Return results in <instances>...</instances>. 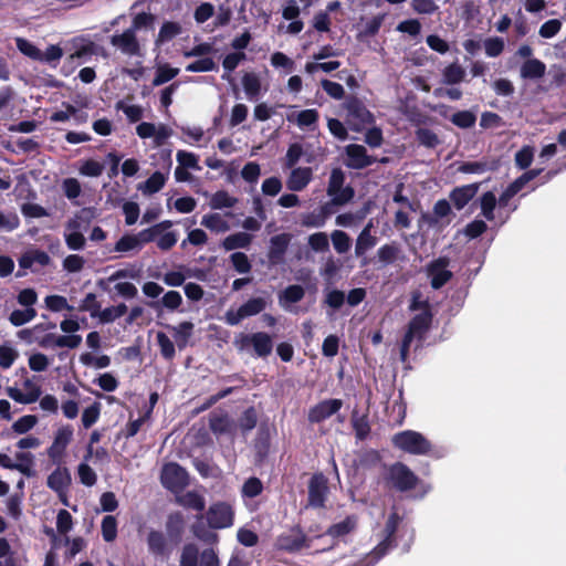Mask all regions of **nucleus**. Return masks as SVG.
I'll return each mask as SVG.
<instances>
[{"instance_id":"nucleus-1","label":"nucleus","mask_w":566,"mask_h":566,"mask_svg":"<svg viewBox=\"0 0 566 566\" xmlns=\"http://www.w3.org/2000/svg\"><path fill=\"white\" fill-rule=\"evenodd\" d=\"M392 443L396 448L416 455L429 454L432 449L431 442L423 434L412 430L396 433Z\"/></svg>"},{"instance_id":"nucleus-2","label":"nucleus","mask_w":566,"mask_h":566,"mask_svg":"<svg viewBox=\"0 0 566 566\" xmlns=\"http://www.w3.org/2000/svg\"><path fill=\"white\" fill-rule=\"evenodd\" d=\"M430 324V314L422 312L416 315L409 323L408 331L402 339L400 356L405 361L410 346L417 342L420 343Z\"/></svg>"},{"instance_id":"nucleus-3","label":"nucleus","mask_w":566,"mask_h":566,"mask_svg":"<svg viewBox=\"0 0 566 566\" xmlns=\"http://www.w3.org/2000/svg\"><path fill=\"white\" fill-rule=\"evenodd\" d=\"M180 566H219V558L212 548H207L199 554L196 545L188 544L182 549Z\"/></svg>"},{"instance_id":"nucleus-4","label":"nucleus","mask_w":566,"mask_h":566,"mask_svg":"<svg viewBox=\"0 0 566 566\" xmlns=\"http://www.w3.org/2000/svg\"><path fill=\"white\" fill-rule=\"evenodd\" d=\"M84 221L80 213L70 218L63 231V238L66 247L73 251H81L85 248L86 239L84 237Z\"/></svg>"},{"instance_id":"nucleus-5","label":"nucleus","mask_w":566,"mask_h":566,"mask_svg":"<svg viewBox=\"0 0 566 566\" xmlns=\"http://www.w3.org/2000/svg\"><path fill=\"white\" fill-rule=\"evenodd\" d=\"M266 300L263 297H252L242 304L239 308H230L224 315L227 324L234 326L242 319L261 313L266 307Z\"/></svg>"},{"instance_id":"nucleus-6","label":"nucleus","mask_w":566,"mask_h":566,"mask_svg":"<svg viewBox=\"0 0 566 566\" xmlns=\"http://www.w3.org/2000/svg\"><path fill=\"white\" fill-rule=\"evenodd\" d=\"M111 44L127 56H143L144 45L138 41L136 33L133 30L126 29L122 33H116L111 36Z\"/></svg>"},{"instance_id":"nucleus-7","label":"nucleus","mask_w":566,"mask_h":566,"mask_svg":"<svg viewBox=\"0 0 566 566\" xmlns=\"http://www.w3.org/2000/svg\"><path fill=\"white\" fill-rule=\"evenodd\" d=\"M345 175L342 169H333L328 181L327 195L332 198L334 205H344L354 197V190L350 187H343Z\"/></svg>"},{"instance_id":"nucleus-8","label":"nucleus","mask_w":566,"mask_h":566,"mask_svg":"<svg viewBox=\"0 0 566 566\" xmlns=\"http://www.w3.org/2000/svg\"><path fill=\"white\" fill-rule=\"evenodd\" d=\"M74 436L72 426L64 424L57 428L54 432L52 444L48 448V457L54 462L59 463L65 454L67 446L71 443Z\"/></svg>"},{"instance_id":"nucleus-9","label":"nucleus","mask_w":566,"mask_h":566,"mask_svg":"<svg viewBox=\"0 0 566 566\" xmlns=\"http://www.w3.org/2000/svg\"><path fill=\"white\" fill-rule=\"evenodd\" d=\"M387 482L399 491L412 489L417 483V476L402 463H395L388 469Z\"/></svg>"},{"instance_id":"nucleus-10","label":"nucleus","mask_w":566,"mask_h":566,"mask_svg":"<svg viewBox=\"0 0 566 566\" xmlns=\"http://www.w3.org/2000/svg\"><path fill=\"white\" fill-rule=\"evenodd\" d=\"M233 510L224 502L212 504L207 512V521L212 528H226L233 524Z\"/></svg>"},{"instance_id":"nucleus-11","label":"nucleus","mask_w":566,"mask_h":566,"mask_svg":"<svg viewBox=\"0 0 566 566\" xmlns=\"http://www.w3.org/2000/svg\"><path fill=\"white\" fill-rule=\"evenodd\" d=\"M188 482V474L179 464L168 463L161 471V483L171 491L182 489Z\"/></svg>"},{"instance_id":"nucleus-12","label":"nucleus","mask_w":566,"mask_h":566,"mask_svg":"<svg viewBox=\"0 0 566 566\" xmlns=\"http://www.w3.org/2000/svg\"><path fill=\"white\" fill-rule=\"evenodd\" d=\"M240 349L247 346H252L258 356H268L273 348V342L266 333H254L252 335H242L240 340L237 342Z\"/></svg>"},{"instance_id":"nucleus-13","label":"nucleus","mask_w":566,"mask_h":566,"mask_svg":"<svg viewBox=\"0 0 566 566\" xmlns=\"http://www.w3.org/2000/svg\"><path fill=\"white\" fill-rule=\"evenodd\" d=\"M328 492L327 480L322 473L314 474L308 483V501L312 506L324 505Z\"/></svg>"},{"instance_id":"nucleus-14","label":"nucleus","mask_w":566,"mask_h":566,"mask_svg":"<svg viewBox=\"0 0 566 566\" xmlns=\"http://www.w3.org/2000/svg\"><path fill=\"white\" fill-rule=\"evenodd\" d=\"M313 179L311 167H294L286 179V187L291 191L304 190Z\"/></svg>"},{"instance_id":"nucleus-15","label":"nucleus","mask_w":566,"mask_h":566,"mask_svg":"<svg viewBox=\"0 0 566 566\" xmlns=\"http://www.w3.org/2000/svg\"><path fill=\"white\" fill-rule=\"evenodd\" d=\"M343 406L340 399H328L321 401L314 406L308 412V420L311 422H321L334 413H336Z\"/></svg>"},{"instance_id":"nucleus-16","label":"nucleus","mask_w":566,"mask_h":566,"mask_svg":"<svg viewBox=\"0 0 566 566\" xmlns=\"http://www.w3.org/2000/svg\"><path fill=\"white\" fill-rule=\"evenodd\" d=\"M448 265L447 259H438L428 266V275L433 289H440L451 279L452 273L448 270Z\"/></svg>"},{"instance_id":"nucleus-17","label":"nucleus","mask_w":566,"mask_h":566,"mask_svg":"<svg viewBox=\"0 0 566 566\" xmlns=\"http://www.w3.org/2000/svg\"><path fill=\"white\" fill-rule=\"evenodd\" d=\"M72 478L67 468L57 467L49 476L46 484L48 486L57 493L59 497L64 496L71 484Z\"/></svg>"},{"instance_id":"nucleus-18","label":"nucleus","mask_w":566,"mask_h":566,"mask_svg":"<svg viewBox=\"0 0 566 566\" xmlns=\"http://www.w3.org/2000/svg\"><path fill=\"white\" fill-rule=\"evenodd\" d=\"M51 261L49 254L41 250H30L23 253L19 260L21 269H30L33 272L46 266Z\"/></svg>"},{"instance_id":"nucleus-19","label":"nucleus","mask_w":566,"mask_h":566,"mask_svg":"<svg viewBox=\"0 0 566 566\" xmlns=\"http://www.w3.org/2000/svg\"><path fill=\"white\" fill-rule=\"evenodd\" d=\"M347 161L349 168L360 169L369 166L373 160L367 155L366 148L361 145L352 144L346 147Z\"/></svg>"},{"instance_id":"nucleus-20","label":"nucleus","mask_w":566,"mask_h":566,"mask_svg":"<svg viewBox=\"0 0 566 566\" xmlns=\"http://www.w3.org/2000/svg\"><path fill=\"white\" fill-rule=\"evenodd\" d=\"M287 120L295 123L301 129H315L318 122L316 109H303L287 115Z\"/></svg>"},{"instance_id":"nucleus-21","label":"nucleus","mask_w":566,"mask_h":566,"mask_svg":"<svg viewBox=\"0 0 566 566\" xmlns=\"http://www.w3.org/2000/svg\"><path fill=\"white\" fill-rule=\"evenodd\" d=\"M479 186V184H471L455 188L450 195V199L454 207L458 210L464 208L467 203L476 195Z\"/></svg>"},{"instance_id":"nucleus-22","label":"nucleus","mask_w":566,"mask_h":566,"mask_svg":"<svg viewBox=\"0 0 566 566\" xmlns=\"http://www.w3.org/2000/svg\"><path fill=\"white\" fill-rule=\"evenodd\" d=\"M201 226L214 233H224L230 230V223L224 216L210 212L201 218Z\"/></svg>"},{"instance_id":"nucleus-23","label":"nucleus","mask_w":566,"mask_h":566,"mask_svg":"<svg viewBox=\"0 0 566 566\" xmlns=\"http://www.w3.org/2000/svg\"><path fill=\"white\" fill-rule=\"evenodd\" d=\"M9 470H17L22 474L30 476L32 474V468L34 465V455L30 452H17L15 462L9 457Z\"/></svg>"},{"instance_id":"nucleus-24","label":"nucleus","mask_w":566,"mask_h":566,"mask_svg":"<svg viewBox=\"0 0 566 566\" xmlns=\"http://www.w3.org/2000/svg\"><path fill=\"white\" fill-rule=\"evenodd\" d=\"M291 235L287 233L277 234L271 238L269 258L273 262H277L285 253L290 242Z\"/></svg>"},{"instance_id":"nucleus-25","label":"nucleus","mask_w":566,"mask_h":566,"mask_svg":"<svg viewBox=\"0 0 566 566\" xmlns=\"http://www.w3.org/2000/svg\"><path fill=\"white\" fill-rule=\"evenodd\" d=\"M167 176L160 171L154 172L145 182L138 185L137 189L145 196L158 192L166 184Z\"/></svg>"},{"instance_id":"nucleus-26","label":"nucleus","mask_w":566,"mask_h":566,"mask_svg":"<svg viewBox=\"0 0 566 566\" xmlns=\"http://www.w3.org/2000/svg\"><path fill=\"white\" fill-rule=\"evenodd\" d=\"M252 239L253 237L247 232H237L226 237L221 242V247L226 251L245 249L251 244Z\"/></svg>"},{"instance_id":"nucleus-27","label":"nucleus","mask_w":566,"mask_h":566,"mask_svg":"<svg viewBox=\"0 0 566 566\" xmlns=\"http://www.w3.org/2000/svg\"><path fill=\"white\" fill-rule=\"evenodd\" d=\"M499 166L497 160H481L463 163L459 167V171L464 174L482 175L488 171L495 170Z\"/></svg>"},{"instance_id":"nucleus-28","label":"nucleus","mask_w":566,"mask_h":566,"mask_svg":"<svg viewBox=\"0 0 566 566\" xmlns=\"http://www.w3.org/2000/svg\"><path fill=\"white\" fill-rule=\"evenodd\" d=\"M305 291L301 285H290L279 295L280 305L289 310L294 303L300 302L304 297Z\"/></svg>"},{"instance_id":"nucleus-29","label":"nucleus","mask_w":566,"mask_h":566,"mask_svg":"<svg viewBox=\"0 0 566 566\" xmlns=\"http://www.w3.org/2000/svg\"><path fill=\"white\" fill-rule=\"evenodd\" d=\"M171 331L175 342L179 349H184L192 335L193 324L191 322H182L176 326H168Z\"/></svg>"},{"instance_id":"nucleus-30","label":"nucleus","mask_w":566,"mask_h":566,"mask_svg":"<svg viewBox=\"0 0 566 566\" xmlns=\"http://www.w3.org/2000/svg\"><path fill=\"white\" fill-rule=\"evenodd\" d=\"M373 224L369 222L360 232L356 240L355 253L357 256L364 255L368 250L376 245V238L371 235Z\"/></svg>"},{"instance_id":"nucleus-31","label":"nucleus","mask_w":566,"mask_h":566,"mask_svg":"<svg viewBox=\"0 0 566 566\" xmlns=\"http://www.w3.org/2000/svg\"><path fill=\"white\" fill-rule=\"evenodd\" d=\"M238 199L231 196L228 191L219 190L210 196L209 207L213 210H221L226 208H233Z\"/></svg>"},{"instance_id":"nucleus-32","label":"nucleus","mask_w":566,"mask_h":566,"mask_svg":"<svg viewBox=\"0 0 566 566\" xmlns=\"http://www.w3.org/2000/svg\"><path fill=\"white\" fill-rule=\"evenodd\" d=\"M19 350L11 342H4L0 345V367L9 369L19 358Z\"/></svg>"},{"instance_id":"nucleus-33","label":"nucleus","mask_w":566,"mask_h":566,"mask_svg":"<svg viewBox=\"0 0 566 566\" xmlns=\"http://www.w3.org/2000/svg\"><path fill=\"white\" fill-rule=\"evenodd\" d=\"M179 74V69L172 67L167 63H157L156 64V74L153 80L154 86L163 85L172 78H175Z\"/></svg>"},{"instance_id":"nucleus-34","label":"nucleus","mask_w":566,"mask_h":566,"mask_svg":"<svg viewBox=\"0 0 566 566\" xmlns=\"http://www.w3.org/2000/svg\"><path fill=\"white\" fill-rule=\"evenodd\" d=\"M545 72V64L537 59H528L521 67V76L525 78H539Z\"/></svg>"},{"instance_id":"nucleus-35","label":"nucleus","mask_w":566,"mask_h":566,"mask_svg":"<svg viewBox=\"0 0 566 566\" xmlns=\"http://www.w3.org/2000/svg\"><path fill=\"white\" fill-rule=\"evenodd\" d=\"M465 70L458 63L453 62L446 66L442 71V81L444 84L453 85L463 81Z\"/></svg>"},{"instance_id":"nucleus-36","label":"nucleus","mask_w":566,"mask_h":566,"mask_svg":"<svg viewBox=\"0 0 566 566\" xmlns=\"http://www.w3.org/2000/svg\"><path fill=\"white\" fill-rule=\"evenodd\" d=\"M126 312L127 306L122 303L116 306L106 307L104 310L99 308L95 318H97L102 324H108L122 317Z\"/></svg>"},{"instance_id":"nucleus-37","label":"nucleus","mask_w":566,"mask_h":566,"mask_svg":"<svg viewBox=\"0 0 566 566\" xmlns=\"http://www.w3.org/2000/svg\"><path fill=\"white\" fill-rule=\"evenodd\" d=\"M181 33V27L177 22H165L160 28L157 39L155 41L157 46L172 40L175 36Z\"/></svg>"},{"instance_id":"nucleus-38","label":"nucleus","mask_w":566,"mask_h":566,"mask_svg":"<svg viewBox=\"0 0 566 566\" xmlns=\"http://www.w3.org/2000/svg\"><path fill=\"white\" fill-rule=\"evenodd\" d=\"M8 396L14 401L23 405L35 402L41 396V389H34V391L23 392L15 387L7 388Z\"/></svg>"},{"instance_id":"nucleus-39","label":"nucleus","mask_w":566,"mask_h":566,"mask_svg":"<svg viewBox=\"0 0 566 566\" xmlns=\"http://www.w3.org/2000/svg\"><path fill=\"white\" fill-rule=\"evenodd\" d=\"M178 504L192 509L196 511H202L205 509V500L201 495L196 492L189 491L177 496Z\"/></svg>"},{"instance_id":"nucleus-40","label":"nucleus","mask_w":566,"mask_h":566,"mask_svg":"<svg viewBox=\"0 0 566 566\" xmlns=\"http://www.w3.org/2000/svg\"><path fill=\"white\" fill-rule=\"evenodd\" d=\"M480 207L481 212L486 220L493 221L495 219L494 210L496 207V197L492 191H488L481 196Z\"/></svg>"},{"instance_id":"nucleus-41","label":"nucleus","mask_w":566,"mask_h":566,"mask_svg":"<svg viewBox=\"0 0 566 566\" xmlns=\"http://www.w3.org/2000/svg\"><path fill=\"white\" fill-rule=\"evenodd\" d=\"M143 248L139 244L136 234H125L115 244L114 250L119 253H127L132 251H140Z\"/></svg>"},{"instance_id":"nucleus-42","label":"nucleus","mask_w":566,"mask_h":566,"mask_svg":"<svg viewBox=\"0 0 566 566\" xmlns=\"http://www.w3.org/2000/svg\"><path fill=\"white\" fill-rule=\"evenodd\" d=\"M243 90L248 97L253 98L261 91L260 77L254 73H245L242 77Z\"/></svg>"},{"instance_id":"nucleus-43","label":"nucleus","mask_w":566,"mask_h":566,"mask_svg":"<svg viewBox=\"0 0 566 566\" xmlns=\"http://www.w3.org/2000/svg\"><path fill=\"white\" fill-rule=\"evenodd\" d=\"M138 276V271L129 268V269H120L112 273L108 277L101 280L98 285L106 289V286L111 283H117L123 279H136Z\"/></svg>"},{"instance_id":"nucleus-44","label":"nucleus","mask_w":566,"mask_h":566,"mask_svg":"<svg viewBox=\"0 0 566 566\" xmlns=\"http://www.w3.org/2000/svg\"><path fill=\"white\" fill-rule=\"evenodd\" d=\"M80 361L84 366H90V367H94L97 369H102V368H106L109 366L111 358L107 355H102V356L96 357L91 353H82L80 355Z\"/></svg>"},{"instance_id":"nucleus-45","label":"nucleus","mask_w":566,"mask_h":566,"mask_svg":"<svg viewBox=\"0 0 566 566\" xmlns=\"http://www.w3.org/2000/svg\"><path fill=\"white\" fill-rule=\"evenodd\" d=\"M210 428L214 433L231 432L233 422L227 415H216L210 420Z\"/></svg>"},{"instance_id":"nucleus-46","label":"nucleus","mask_w":566,"mask_h":566,"mask_svg":"<svg viewBox=\"0 0 566 566\" xmlns=\"http://www.w3.org/2000/svg\"><path fill=\"white\" fill-rule=\"evenodd\" d=\"M36 416L27 415L15 420L11 428L13 432H15L17 434H24L32 430L36 426Z\"/></svg>"},{"instance_id":"nucleus-47","label":"nucleus","mask_w":566,"mask_h":566,"mask_svg":"<svg viewBox=\"0 0 566 566\" xmlns=\"http://www.w3.org/2000/svg\"><path fill=\"white\" fill-rule=\"evenodd\" d=\"M176 159L178 161V166L184 167L186 169L199 170V158L197 155L186 150H178L176 154Z\"/></svg>"},{"instance_id":"nucleus-48","label":"nucleus","mask_w":566,"mask_h":566,"mask_svg":"<svg viewBox=\"0 0 566 566\" xmlns=\"http://www.w3.org/2000/svg\"><path fill=\"white\" fill-rule=\"evenodd\" d=\"M331 239L334 245V249L338 253H345L350 248V238L347 233L342 230H335L331 234Z\"/></svg>"},{"instance_id":"nucleus-49","label":"nucleus","mask_w":566,"mask_h":566,"mask_svg":"<svg viewBox=\"0 0 566 566\" xmlns=\"http://www.w3.org/2000/svg\"><path fill=\"white\" fill-rule=\"evenodd\" d=\"M157 344L160 348L161 355L166 359H172L175 357V344L174 342L163 332H158L156 335Z\"/></svg>"},{"instance_id":"nucleus-50","label":"nucleus","mask_w":566,"mask_h":566,"mask_svg":"<svg viewBox=\"0 0 566 566\" xmlns=\"http://www.w3.org/2000/svg\"><path fill=\"white\" fill-rule=\"evenodd\" d=\"M102 535L104 541L113 542L117 535V522L112 515H106L102 521Z\"/></svg>"},{"instance_id":"nucleus-51","label":"nucleus","mask_w":566,"mask_h":566,"mask_svg":"<svg viewBox=\"0 0 566 566\" xmlns=\"http://www.w3.org/2000/svg\"><path fill=\"white\" fill-rule=\"evenodd\" d=\"M35 310L28 307L24 310H15L10 314V322L14 326H21L35 317Z\"/></svg>"},{"instance_id":"nucleus-52","label":"nucleus","mask_w":566,"mask_h":566,"mask_svg":"<svg viewBox=\"0 0 566 566\" xmlns=\"http://www.w3.org/2000/svg\"><path fill=\"white\" fill-rule=\"evenodd\" d=\"M15 44L19 51L25 56L35 61H39L41 57V51L30 41L22 38H17Z\"/></svg>"},{"instance_id":"nucleus-53","label":"nucleus","mask_w":566,"mask_h":566,"mask_svg":"<svg viewBox=\"0 0 566 566\" xmlns=\"http://www.w3.org/2000/svg\"><path fill=\"white\" fill-rule=\"evenodd\" d=\"M116 108L123 111L130 122H138L144 116V109L139 105H129L120 101L116 104Z\"/></svg>"},{"instance_id":"nucleus-54","label":"nucleus","mask_w":566,"mask_h":566,"mask_svg":"<svg viewBox=\"0 0 566 566\" xmlns=\"http://www.w3.org/2000/svg\"><path fill=\"white\" fill-rule=\"evenodd\" d=\"M45 305L53 312H61L63 310L73 311V306L67 303V300L61 295H49L44 300Z\"/></svg>"},{"instance_id":"nucleus-55","label":"nucleus","mask_w":566,"mask_h":566,"mask_svg":"<svg viewBox=\"0 0 566 566\" xmlns=\"http://www.w3.org/2000/svg\"><path fill=\"white\" fill-rule=\"evenodd\" d=\"M230 261L237 272L245 274L251 270L249 258L242 252H234L230 255Z\"/></svg>"},{"instance_id":"nucleus-56","label":"nucleus","mask_w":566,"mask_h":566,"mask_svg":"<svg viewBox=\"0 0 566 566\" xmlns=\"http://www.w3.org/2000/svg\"><path fill=\"white\" fill-rule=\"evenodd\" d=\"M308 245L316 252L327 251L329 247L328 237L324 232H317L308 237Z\"/></svg>"},{"instance_id":"nucleus-57","label":"nucleus","mask_w":566,"mask_h":566,"mask_svg":"<svg viewBox=\"0 0 566 566\" xmlns=\"http://www.w3.org/2000/svg\"><path fill=\"white\" fill-rule=\"evenodd\" d=\"M485 54L490 57L499 56L504 50V41L501 38H489L483 43Z\"/></svg>"},{"instance_id":"nucleus-58","label":"nucleus","mask_w":566,"mask_h":566,"mask_svg":"<svg viewBox=\"0 0 566 566\" xmlns=\"http://www.w3.org/2000/svg\"><path fill=\"white\" fill-rule=\"evenodd\" d=\"M208 242V235L202 229H192L188 232L187 238L181 242V248H185L187 243L192 245H203Z\"/></svg>"},{"instance_id":"nucleus-59","label":"nucleus","mask_w":566,"mask_h":566,"mask_svg":"<svg viewBox=\"0 0 566 566\" xmlns=\"http://www.w3.org/2000/svg\"><path fill=\"white\" fill-rule=\"evenodd\" d=\"M51 360L42 353H34L29 357V367L31 370L40 373L50 366Z\"/></svg>"},{"instance_id":"nucleus-60","label":"nucleus","mask_w":566,"mask_h":566,"mask_svg":"<svg viewBox=\"0 0 566 566\" xmlns=\"http://www.w3.org/2000/svg\"><path fill=\"white\" fill-rule=\"evenodd\" d=\"M99 412H101V406L97 402L85 408L82 413V423H83L84 428L92 427L98 420Z\"/></svg>"},{"instance_id":"nucleus-61","label":"nucleus","mask_w":566,"mask_h":566,"mask_svg":"<svg viewBox=\"0 0 566 566\" xmlns=\"http://www.w3.org/2000/svg\"><path fill=\"white\" fill-rule=\"evenodd\" d=\"M77 474L80 481L86 486H93L96 483V473L86 462L78 465Z\"/></svg>"},{"instance_id":"nucleus-62","label":"nucleus","mask_w":566,"mask_h":566,"mask_svg":"<svg viewBox=\"0 0 566 566\" xmlns=\"http://www.w3.org/2000/svg\"><path fill=\"white\" fill-rule=\"evenodd\" d=\"M85 264L83 256L78 254H70L63 260V269L70 273L80 272Z\"/></svg>"},{"instance_id":"nucleus-63","label":"nucleus","mask_w":566,"mask_h":566,"mask_svg":"<svg viewBox=\"0 0 566 566\" xmlns=\"http://www.w3.org/2000/svg\"><path fill=\"white\" fill-rule=\"evenodd\" d=\"M282 181L277 177H270L263 180L261 190L263 195L274 197L282 190Z\"/></svg>"},{"instance_id":"nucleus-64","label":"nucleus","mask_w":566,"mask_h":566,"mask_svg":"<svg viewBox=\"0 0 566 566\" xmlns=\"http://www.w3.org/2000/svg\"><path fill=\"white\" fill-rule=\"evenodd\" d=\"M562 29V22L557 19H552L543 23L538 30V33L544 39H551L555 36Z\"/></svg>"}]
</instances>
